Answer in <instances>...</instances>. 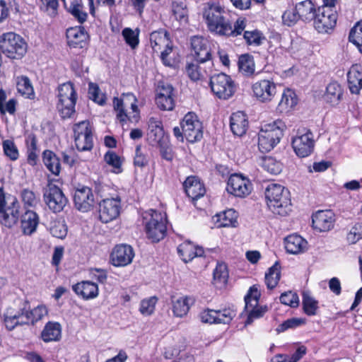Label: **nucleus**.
<instances>
[{
    "instance_id": "f257e3e1",
    "label": "nucleus",
    "mask_w": 362,
    "mask_h": 362,
    "mask_svg": "<svg viewBox=\"0 0 362 362\" xmlns=\"http://www.w3.org/2000/svg\"><path fill=\"white\" fill-rule=\"evenodd\" d=\"M265 198L267 206L274 214L286 216L291 211L289 192L281 185H268L265 189Z\"/></svg>"
},
{
    "instance_id": "f03ea898",
    "label": "nucleus",
    "mask_w": 362,
    "mask_h": 362,
    "mask_svg": "<svg viewBox=\"0 0 362 362\" xmlns=\"http://www.w3.org/2000/svg\"><path fill=\"white\" fill-rule=\"evenodd\" d=\"M286 124L281 119L263 123L258 133V148L262 152L272 151L281 141Z\"/></svg>"
},
{
    "instance_id": "7ed1b4c3",
    "label": "nucleus",
    "mask_w": 362,
    "mask_h": 362,
    "mask_svg": "<svg viewBox=\"0 0 362 362\" xmlns=\"http://www.w3.org/2000/svg\"><path fill=\"white\" fill-rule=\"evenodd\" d=\"M224 7L218 3L207 4L203 10V18L211 33L223 35L230 30V22L226 19Z\"/></svg>"
},
{
    "instance_id": "20e7f679",
    "label": "nucleus",
    "mask_w": 362,
    "mask_h": 362,
    "mask_svg": "<svg viewBox=\"0 0 362 362\" xmlns=\"http://www.w3.org/2000/svg\"><path fill=\"white\" fill-rule=\"evenodd\" d=\"M137 98L132 93H123L120 98L113 99V109L117 119L123 124L127 120L138 122L139 110Z\"/></svg>"
},
{
    "instance_id": "39448f33",
    "label": "nucleus",
    "mask_w": 362,
    "mask_h": 362,
    "mask_svg": "<svg viewBox=\"0 0 362 362\" xmlns=\"http://www.w3.org/2000/svg\"><path fill=\"white\" fill-rule=\"evenodd\" d=\"M143 218L147 238L152 242L162 240L167 229L165 214L149 209L144 213Z\"/></svg>"
},
{
    "instance_id": "423d86ee",
    "label": "nucleus",
    "mask_w": 362,
    "mask_h": 362,
    "mask_svg": "<svg viewBox=\"0 0 362 362\" xmlns=\"http://www.w3.org/2000/svg\"><path fill=\"white\" fill-rule=\"evenodd\" d=\"M57 108L64 119L70 118L75 112L77 93L74 84L67 82L61 84L57 88Z\"/></svg>"
},
{
    "instance_id": "0eeeda50",
    "label": "nucleus",
    "mask_w": 362,
    "mask_h": 362,
    "mask_svg": "<svg viewBox=\"0 0 362 362\" xmlns=\"http://www.w3.org/2000/svg\"><path fill=\"white\" fill-rule=\"evenodd\" d=\"M0 48L8 57L20 59L26 53L27 44L21 36L9 32L1 35Z\"/></svg>"
},
{
    "instance_id": "6e6552de",
    "label": "nucleus",
    "mask_w": 362,
    "mask_h": 362,
    "mask_svg": "<svg viewBox=\"0 0 362 362\" xmlns=\"http://www.w3.org/2000/svg\"><path fill=\"white\" fill-rule=\"evenodd\" d=\"M259 297L260 292L256 286H252L245 297V313H242V317H247L245 322V326L250 325L254 320L262 317L267 311V306L258 305Z\"/></svg>"
},
{
    "instance_id": "1a4fd4ad",
    "label": "nucleus",
    "mask_w": 362,
    "mask_h": 362,
    "mask_svg": "<svg viewBox=\"0 0 362 362\" xmlns=\"http://www.w3.org/2000/svg\"><path fill=\"white\" fill-rule=\"evenodd\" d=\"M210 87L213 93L220 99L227 100L236 91V85L231 77L220 73L213 75L210 78Z\"/></svg>"
},
{
    "instance_id": "9d476101",
    "label": "nucleus",
    "mask_w": 362,
    "mask_h": 362,
    "mask_svg": "<svg viewBox=\"0 0 362 362\" xmlns=\"http://www.w3.org/2000/svg\"><path fill=\"white\" fill-rule=\"evenodd\" d=\"M43 198L49 209L54 213L62 211L68 203L62 190L53 182H49L44 188Z\"/></svg>"
},
{
    "instance_id": "9b49d317",
    "label": "nucleus",
    "mask_w": 362,
    "mask_h": 362,
    "mask_svg": "<svg viewBox=\"0 0 362 362\" xmlns=\"http://www.w3.org/2000/svg\"><path fill=\"white\" fill-rule=\"evenodd\" d=\"M313 20V26L319 33L329 34L337 24V13L327 8H318Z\"/></svg>"
},
{
    "instance_id": "f8f14e48",
    "label": "nucleus",
    "mask_w": 362,
    "mask_h": 362,
    "mask_svg": "<svg viewBox=\"0 0 362 362\" xmlns=\"http://www.w3.org/2000/svg\"><path fill=\"white\" fill-rule=\"evenodd\" d=\"M226 191L235 197L245 198L252 192V184L247 177L235 173L228 180Z\"/></svg>"
},
{
    "instance_id": "ddd939ff",
    "label": "nucleus",
    "mask_w": 362,
    "mask_h": 362,
    "mask_svg": "<svg viewBox=\"0 0 362 362\" xmlns=\"http://www.w3.org/2000/svg\"><path fill=\"white\" fill-rule=\"evenodd\" d=\"M180 127L185 139L191 143L202 138V125L194 112H188L180 122Z\"/></svg>"
},
{
    "instance_id": "4468645a",
    "label": "nucleus",
    "mask_w": 362,
    "mask_h": 362,
    "mask_svg": "<svg viewBox=\"0 0 362 362\" xmlns=\"http://www.w3.org/2000/svg\"><path fill=\"white\" fill-rule=\"evenodd\" d=\"M291 145L295 153L300 158L309 156L314 150L315 140L313 134L309 130L298 132L292 138Z\"/></svg>"
},
{
    "instance_id": "2eb2a0df",
    "label": "nucleus",
    "mask_w": 362,
    "mask_h": 362,
    "mask_svg": "<svg viewBox=\"0 0 362 362\" xmlns=\"http://www.w3.org/2000/svg\"><path fill=\"white\" fill-rule=\"evenodd\" d=\"M75 144L81 151H90L93 146L92 129L88 121H82L74 127Z\"/></svg>"
},
{
    "instance_id": "dca6fc26",
    "label": "nucleus",
    "mask_w": 362,
    "mask_h": 362,
    "mask_svg": "<svg viewBox=\"0 0 362 362\" xmlns=\"http://www.w3.org/2000/svg\"><path fill=\"white\" fill-rule=\"evenodd\" d=\"M253 96L259 102L269 103L277 93V85L272 80L262 79L252 85Z\"/></svg>"
},
{
    "instance_id": "f3484780",
    "label": "nucleus",
    "mask_w": 362,
    "mask_h": 362,
    "mask_svg": "<svg viewBox=\"0 0 362 362\" xmlns=\"http://www.w3.org/2000/svg\"><path fill=\"white\" fill-rule=\"evenodd\" d=\"M121 210V200L119 197L107 198L99 204V218L103 223H109L116 219Z\"/></svg>"
},
{
    "instance_id": "a211bd4d",
    "label": "nucleus",
    "mask_w": 362,
    "mask_h": 362,
    "mask_svg": "<svg viewBox=\"0 0 362 362\" xmlns=\"http://www.w3.org/2000/svg\"><path fill=\"white\" fill-rule=\"evenodd\" d=\"M156 104L161 110L170 111L175 107L173 88L168 83L160 82L156 90Z\"/></svg>"
},
{
    "instance_id": "6ab92c4d",
    "label": "nucleus",
    "mask_w": 362,
    "mask_h": 362,
    "mask_svg": "<svg viewBox=\"0 0 362 362\" xmlns=\"http://www.w3.org/2000/svg\"><path fill=\"white\" fill-rule=\"evenodd\" d=\"M134 257L133 248L128 245H116L110 254V262L115 267H125L132 263Z\"/></svg>"
},
{
    "instance_id": "aec40b11",
    "label": "nucleus",
    "mask_w": 362,
    "mask_h": 362,
    "mask_svg": "<svg viewBox=\"0 0 362 362\" xmlns=\"http://www.w3.org/2000/svg\"><path fill=\"white\" fill-rule=\"evenodd\" d=\"M74 202L76 209L82 212L90 211L94 204L92 189L86 186H80L75 190Z\"/></svg>"
},
{
    "instance_id": "412c9836",
    "label": "nucleus",
    "mask_w": 362,
    "mask_h": 362,
    "mask_svg": "<svg viewBox=\"0 0 362 362\" xmlns=\"http://www.w3.org/2000/svg\"><path fill=\"white\" fill-rule=\"evenodd\" d=\"M192 54L197 62L203 63L210 59L211 52L208 41L202 37L191 38Z\"/></svg>"
},
{
    "instance_id": "4be33fe9",
    "label": "nucleus",
    "mask_w": 362,
    "mask_h": 362,
    "mask_svg": "<svg viewBox=\"0 0 362 362\" xmlns=\"http://www.w3.org/2000/svg\"><path fill=\"white\" fill-rule=\"evenodd\" d=\"M335 216L330 210L318 211L313 216V228L320 232L330 230L334 225Z\"/></svg>"
},
{
    "instance_id": "5701e85b",
    "label": "nucleus",
    "mask_w": 362,
    "mask_h": 362,
    "mask_svg": "<svg viewBox=\"0 0 362 362\" xmlns=\"http://www.w3.org/2000/svg\"><path fill=\"white\" fill-rule=\"evenodd\" d=\"M284 246L287 253L296 255L307 251L308 243L302 236L291 234L284 238Z\"/></svg>"
},
{
    "instance_id": "b1692460",
    "label": "nucleus",
    "mask_w": 362,
    "mask_h": 362,
    "mask_svg": "<svg viewBox=\"0 0 362 362\" xmlns=\"http://www.w3.org/2000/svg\"><path fill=\"white\" fill-rule=\"evenodd\" d=\"M75 293L85 300L96 298L99 296V287L90 281H82L72 286Z\"/></svg>"
},
{
    "instance_id": "393cba45",
    "label": "nucleus",
    "mask_w": 362,
    "mask_h": 362,
    "mask_svg": "<svg viewBox=\"0 0 362 362\" xmlns=\"http://www.w3.org/2000/svg\"><path fill=\"white\" fill-rule=\"evenodd\" d=\"M298 103V98L296 92L289 88L283 90L281 98L277 105V110L281 113L292 112Z\"/></svg>"
},
{
    "instance_id": "a878e982",
    "label": "nucleus",
    "mask_w": 362,
    "mask_h": 362,
    "mask_svg": "<svg viewBox=\"0 0 362 362\" xmlns=\"http://www.w3.org/2000/svg\"><path fill=\"white\" fill-rule=\"evenodd\" d=\"M19 218V204L16 200L7 206L6 209H2L0 211V222L2 225L11 228L18 221Z\"/></svg>"
},
{
    "instance_id": "bb28decb",
    "label": "nucleus",
    "mask_w": 362,
    "mask_h": 362,
    "mask_svg": "<svg viewBox=\"0 0 362 362\" xmlns=\"http://www.w3.org/2000/svg\"><path fill=\"white\" fill-rule=\"evenodd\" d=\"M347 83L350 92L358 95L362 88V66L354 64L347 73Z\"/></svg>"
},
{
    "instance_id": "cd10ccee",
    "label": "nucleus",
    "mask_w": 362,
    "mask_h": 362,
    "mask_svg": "<svg viewBox=\"0 0 362 362\" xmlns=\"http://www.w3.org/2000/svg\"><path fill=\"white\" fill-rule=\"evenodd\" d=\"M40 222L38 214L33 211L28 210L21 218V228L22 233L25 235H31L36 230Z\"/></svg>"
},
{
    "instance_id": "c85d7f7f",
    "label": "nucleus",
    "mask_w": 362,
    "mask_h": 362,
    "mask_svg": "<svg viewBox=\"0 0 362 362\" xmlns=\"http://www.w3.org/2000/svg\"><path fill=\"white\" fill-rule=\"evenodd\" d=\"M238 213L233 209L217 214L213 217L217 228H235L238 226Z\"/></svg>"
},
{
    "instance_id": "c756f323",
    "label": "nucleus",
    "mask_w": 362,
    "mask_h": 362,
    "mask_svg": "<svg viewBox=\"0 0 362 362\" xmlns=\"http://www.w3.org/2000/svg\"><path fill=\"white\" fill-rule=\"evenodd\" d=\"M343 88L337 82L329 83L323 95L324 101L332 107H337L342 100Z\"/></svg>"
},
{
    "instance_id": "7c9ffc66",
    "label": "nucleus",
    "mask_w": 362,
    "mask_h": 362,
    "mask_svg": "<svg viewBox=\"0 0 362 362\" xmlns=\"http://www.w3.org/2000/svg\"><path fill=\"white\" fill-rule=\"evenodd\" d=\"M177 252L185 262L192 261L194 257H202L204 250L190 241H185L177 247Z\"/></svg>"
},
{
    "instance_id": "2f4dec72",
    "label": "nucleus",
    "mask_w": 362,
    "mask_h": 362,
    "mask_svg": "<svg viewBox=\"0 0 362 362\" xmlns=\"http://www.w3.org/2000/svg\"><path fill=\"white\" fill-rule=\"evenodd\" d=\"M193 304V300L186 296L173 298L171 300L172 311L176 317H185L189 313Z\"/></svg>"
},
{
    "instance_id": "473e14b6",
    "label": "nucleus",
    "mask_w": 362,
    "mask_h": 362,
    "mask_svg": "<svg viewBox=\"0 0 362 362\" xmlns=\"http://www.w3.org/2000/svg\"><path fill=\"white\" fill-rule=\"evenodd\" d=\"M184 187L187 195L192 199H197L205 194L204 185L195 176H189L184 182Z\"/></svg>"
},
{
    "instance_id": "72a5a7b5",
    "label": "nucleus",
    "mask_w": 362,
    "mask_h": 362,
    "mask_svg": "<svg viewBox=\"0 0 362 362\" xmlns=\"http://www.w3.org/2000/svg\"><path fill=\"white\" fill-rule=\"evenodd\" d=\"M62 325L57 322H47L41 332L40 337L45 343L58 341L62 338Z\"/></svg>"
},
{
    "instance_id": "f704fd0d",
    "label": "nucleus",
    "mask_w": 362,
    "mask_h": 362,
    "mask_svg": "<svg viewBox=\"0 0 362 362\" xmlns=\"http://www.w3.org/2000/svg\"><path fill=\"white\" fill-rule=\"evenodd\" d=\"M66 39L70 47H82L88 39V34L82 27H73L67 29Z\"/></svg>"
},
{
    "instance_id": "c9c22d12",
    "label": "nucleus",
    "mask_w": 362,
    "mask_h": 362,
    "mask_svg": "<svg viewBox=\"0 0 362 362\" xmlns=\"http://www.w3.org/2000/svg\"><path fill=\"white\" fill-rule=\"evenodd\" d=\"M295 8L298 16L304 22H310L317 12L315 6L311 0H302L296 3Z\"/></svg>"
},
{
    "instance_id": "e433bc0d",
    "label": "nucleus",
    "mask_w": 362,
    "mask_h": 362,
    "mask_svg": "<svg viewBox=\"0 0 362 362\" xmlns=\"http://www.w3.org/2000/svg\"><path fill=\"white\" fill-rule=\"evenodd\" d=\"M230 129L232 132L238 136H242L246 133L248 122L247 117L243 112H236L230 117Z\"/></svg>"
},
{
    "instance_id": "4c0bfd02",
    "label": "nucleus",
    "mask_w": 362,
    "mask_h": 362,
    "mask_svg": "<svg viewBox=\"0 0 362 362\" xmlns=\"http://www.w3.org/2000/svg\"><path fill=\"white\" fill-rule=\"evenodd\" d=\"M148 137L155 144L164 140V130L160 119L151 117L148 121Z\"/></svg>"
},
{
    "instance_id": "58836bf2",
    "label": "nucleus",
    "mask_w": 362,
    "mask_h": 362,
    "mask_svg": "<svg viewBox=\"0 0 362 362\" xmlns=\"http://www.w3.org/2000/svg\"><path fill=\"white\" fill-rule=\"evenodd\" d=\"M169 34L165 30L154 31L150 35V43L155 52H159L171 43Z\"/></svg>"
},
{
    "instance_id": "ea45409f",
    "label": "nucleus",
    "mask_w": 362,
    "mask_h": 362,
    "mask_svg": "<svg viewBox=\"0 0 362 362\" xmlns=\"http://www.w3.org/2000/svg\"><path fill=\"white\" fill-rule=\"evenodd\" d=\"M4 323L8 330H12L18 325H25L26 320L24 317V310H16L8 308L4 314Z\"/></svg>"
},
{
    "instance_id": "a19ab883",
    "label": "nucleus",
    "mask_w": 362,
    "mask_h": 362,
    "mask_svg": "<svg viewBox=\"0 0 362 362\" xmlns=\"http://www.w3.org/2000/svg\"><path fill=\"white\" fill-rule=\"evenodd\" d=\"M158 53H160L161 61L167 66H174L179 62L180 55L172 42Z\"/></svg>"
},
{
    "instance_id": "79ce46f5",
    "label": "nucleus",
    "mask_w": 362,
    "mask_h": 362,
    "mask_svg": "<svg viewBox=\"0 0 362 362\" xmlns=\"http://www.w3.org/2000/svg\"><path fill=\"white\" fill-rule=\"evenodd\" d=\"M16 86L18 92L26 98H33L34 88L28 77L19 76L15 78Z\"/></svg>"
},
{
    "instance_id": "37998d69",
    "label": "nucleus",
    "mask_w": 362,
    "mask_h": 362,
    "mask_svg": "<svg viewBox=\"0 0 362 362\" xmlns=\"http://www.w3.org/2000/svg\"><path fill=\"white\" fill-rule=\"evenodd\" d=\"M281 279V266L276 262L273 266L269 267L265 273L264 282L267 288H274Z\"/></svg>"
},
{
    "instance_id": "c03bdc74",
    "label": "nucleus",
    "mask_w": 362,
    "mask_h": 362,
    "mask_svg": "<svg viewBox=\"0 0 362 362\" xmlns=\"http://www.w3.org/2000/svg\"><path fill=\"white\" fill-rule=\"evenodd\" d=\"M259 165L266 171L272 175H278L282 170V163L272 156L262 157Z\"/></svg>"
},
{
    "instance_id": "a18cd8bd",
    "label": "nucleus",
    "mask_w": 362,
    "mask_h": 362,
    "mask_svg": "<svg viewBox=\"0 0 362 362\" xmlns=\"http://www.w3.org/2000/svg\"><path fill=\"white\" fill-rule=\"evenodd\" d=\"M185 71L187 76L194 82L202 81L206 78V71L198 64V62L188 63Z\"/></svg>"
},
{
    "instance_id": "49530a36",
    "label": "nucleus",
    "mask_w": 362,
    "mask_h": 362,
    "mask_svg": "<svg viewBox=\"0 0 362 362\" xmlns=\"http://www.w3.org/2000/svg\"><path fill=\"white\" fill-rule=\"evenodd\" d=\"M43 162L47 168L54 175H57L60 173L61 165L58 157L51 151L46 150L43 152Z\"/></svg>"
},
{
    "instance_id": "de8ad7c7",
    "label": "nucleus",
    "mask_w": 362,
    "mask_h": 362,
    "mask_svg": "<svg viewBox=\"0 0 362 362\" xmlns=\"http://www.w3.org/2000/svg\"><path fill=\"white\" fill-rule=\"evenodd\" d=\"M238 68L244 76H252L255 71V64L252 56L246 54H243L238 59Z\"/></svg>"
},
{
    "instance_id": "09e8293b",
    "label": "nucleus",
    "mask_w": 362,
    "mask_h": 362,
    "mask_svg": "<svg viewBox=\"0 0 362 362\" xmlns=\"http://www.w3.org/2000/svg\"><path fill=\"white\" fill-rule=\"evenodd\" d=\"M48 313L47 308L44 305H39L30 311H24V317L26 324L32 323L41 320Z\"/></svg>"
},
{
    "instance_id": "8fccbe9b",
    "label": "nucleus",
    "mask_w": 362,
    "mask_h": 362,
    "mask_svg": "<svg viewBox=\"0 0 362 362\" xmlns=\"http://www.w3.org/2000/svg\"><path fill=\"white\" fill-rule=\"evenodd\" d=\"M228 279V272L225 264H218L214 271V284L218 287L224 286Z\"/></svg>"
},
{
    "instance_id": "3c124183",
    "label": "nucleus",
    "mask_w": 362,
    "mask_h": 362,
    "mask_svg": "<svg viewBox=\"0 0 362 362\" xmlns=\"http://www.w3.org/2000/svg\"><path fill=\"white\" fill-rule=\"evenodd\" d=\"M349 41L362 53V21L356 23L351 29L349 36Z\"/></svg>"
},
{
    "instance_id": "603ef678",
    "label": "nucleus",
    "mask_w": 362,
    "mask_h": 362,
    "mask_svg": "<svg viewBox=\"0 0 362 362\" xmlns=\"http://www.w3.org/2000/svg\"><path fill=\"white\" fill-rule=\"evenodd\" d=\"M104 160L112 168V171L114 173L118 174L122 171L121 158L115 152L107 151L104 156Z\"/></svg>"
},
{
    "instance_id": "864d4df0",
    "label": "nucleus",
    "mask_w": 362,
    "mask_h": 362,
    "mask_svg": "<svg viewBox=\"0 0 362 362\" xmlns=\"http://www.w3.org/2000/svg\"><path fill=\"white\" fill-rule=\"evenodd\" d=\"M158 299L156 297H150L142 300L140 303L139 312L144 316L151 315L155 310Z\"/></svg>"
},
{
    "instance_id": "5fc2aeb1",
    "label": "nucleus",
    "mask_w": 362,
    "mask_h": 362,
    "mask_svg": "<svg viewBox=\"0 0 362 362\" xmlns=\"http://www.w3.org/2000/svg\"><path fill=\"white\" fill-rule=\"evenodd\" d=\"M39 7L48 16L53 17L57 13L59 3L57 0H39Z\"/></svg>"
},
{
    "instance_id": "6e6d98bb",
    "label": "nucleus",
    "mask_w": 362,
    "mask_h": 362,
    "mask_svg": "<svg viewBox=\"0 0 362 362\" xmlns=\"http://www.w3.org/2000/svg\"><path fill=\"white\" fill-rule=\"evenodd\" d=\"M317 301L308 293H304L303 296V307L304 312L308 315H314L317 309Z\"/></svg>"
},
{
    "instance_id": "4d7b16f0",
    "label": "nucleus",
    "mask_w": 362,
    "mask_h": 362,
    "mask_svg": "<svg viewBox=\"0 0 362 362\" xmlns=\"http://www.w3.org/2000/svg\"><path fill=\"white\" fill-rule=\"evenodd\" d=\"M122 34L126 43L132 49L137 47L139 44V31L137 30L126 28L122 30Z\"/></svg>"
},
{
    "instance_id": "13d9d810",
    "label": "nucleus",
    "mask_w": 362,
    "mask_h": 362,
    "mask_svg": "<svg viewBox=\"0 0 362 362\" xmlns=\"http://www.w3.org/2000/svg\"><path fill=\"white\" fill-rule=\"evenodd\" d=\"M88 94L90 98L95 103L99 104L100 105L105 104L106 100L105 95L100 92L98 86L96 84L93 83L89 84Z\"/></svg>"
},
{
    "instance_id": "bf43d9fd",
    "label": "nucleus",
    "mask_w": 362,
    "mask_h": 362,
    "mask_svg": "<svg viewBox=\"0 0 362 362\" xmlns=\"http://www.w3.org/2000/svg\"><path fill=\"white\" fill-rule=\"evenodd\" d=\"M244 38L250 45L259 46L264 40L263 35L258 30L245 31Z\"/></svg>"
},
{
    "instance_id": "052dcab7",
    "label": "nucleus",
    "mask_w": 362,
    "mask_h": 362,
    "mask_svg": "<svg viewBox=\"0 0 362 362\" xmlns=\"http://www.w3.org/2000/svg\"><path fill=\"white\" fill-rule=\"evenodd\" d=\"M246 27V19L243 17L238 18L235 23H234L233 27L230 23V31L228 32L226 34H223V36H238L240 35L244 29Z\"/></svg>"
},
{
    "instance_id": "680f3d73",
    "label": "nucleus",
    "mask_w": 362,
    "mask_h": 362,
    "mask_svg": "<svg viewBox=\"0 0 362 362\" xmlns=\"http://www.w3.org/2000/svg\"><path fill=\"white\" fill-rule=\"evenodd\" d=\"M22 202L25 207H35L39 202L35 193L29 189H24L21 193Z\"/></svg>"
},
{
    "instance_id": "e2e57ef3",
    "label": "nucleus",
    "mask_w": 362,
    "mask_h": 362,
    "mask_svg": "<svg viewBox=\"0 0 362 362\" xmlns=\"http://www.w3.org/2000/svg\"><path fill=\"white\" fill-rule=\"evenodd\" d=\"M281 303L290 307L296 308L299 305V298L298 295L292 291H288L282 293L280 296Z\"/></svg>"
},
{
    "instance_id": "0e129e2a",
    "label": "nucleus",
    "mask_w": 362,
    "mask_h": 362,
    "mask_svg": "<svg viewBox=\"0 0 362 362\" xmlns=\"http://www.w3.org/2000/svg\"><path fill=\"white\" fill-rule=\"evenodd\" d=\"M3 149L6 156H8L11 160H16L18 159L19 156L18 151L13 141H4Z\"/></svg>"
},
{
    "instance_id": "69168bd1",
    "label": "nucleus",
    "mask_w": 362,
    "mask_h": 362,
    "mask_svg": "<svg viewBox=\"0 0 362 362\" xmlns=\"http://www.w3.org/2000/svg\"><path fill=\"white\" fill-rule=\"evenodd\" d=\"M298 14L296 11V8L293 10L288 9L285 11L282 15V22L285 25L292 26L295 25L298 21L300 20Z\"/></svg>"
},
{
    "instance_id": "338daca9",
    "label": "nucleus",
    "mask_w": 362,
    "mask_h": 362,
    "mask_svg": "<svg viewBox=\"0 0 362 362\" xmlns=\"http://www.w3.org/2000/svg\"><path fill=\"white\" fill-rule=\"evenodd\" d=\"M216 324H228L235 317V312L230 309H223L221 310H216Z\"/></svg>"
},
{
    "instance_id": "774afa93",
    "label": "nucleus",
    "mask_w": 362,
    "mask_h": 362,
    "mask_svg": "<svg viewBox=\"0 0 362 362\" xmlns=\"http://www.w3.org/2000/svg\"><path fill=\"white\" fill-rule=\"evenodd\" d=\"M52 235L57 238H64L67 234V228L63 222H56L50 228Z\"/></svg>"
}]
</instances>
